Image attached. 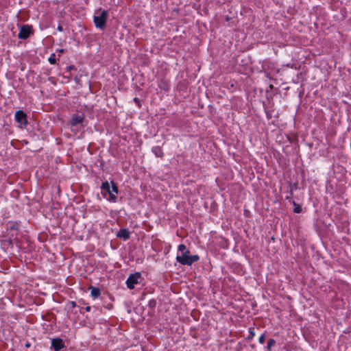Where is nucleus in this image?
<instances>
[{
    "mask_svg": "<svg viewBox=\"0 0 351 351\" xmlns=\"http://www.w3.org/2000/svg\"><path fill=\"white\" fill-rule=\"evenodd\" d=\"M199 260V256L197 254L190 256V251H186L181 254V255H177L176 261L182 265L191 266L193 263L197 262Z\"/></svg>",
    "mask_w": 351,
    "mask_h": 351,
    "instance_id": "f257e3e1",
    "label": "nucleus"
},
{
    "mask_svg": "<svg viewBox=\"0 0 351 351\" xmlns=\"http://www.w3.org/2000/svg\"><path fill=\"white\" fill-rule=\"evenodd\" d=\"M101 193L104 197H106L109 201L115 202L117 196L112 192L110 184L108 181H105L101 184Z\"/></svg>",
    "mask_w": 351,
    "mask_h": 351,
    "instance_id": "f03ea898",
    "label": "nucleus"
},
{
    "mask_svg": "<svg viewBox=\"0 0 351 351\" xmlns=\"http://www.w3.org/2000/svg\"><path fill=\"white\" fill-rule=\"evenodd\" d=\"M108 15V12L103 10L98 16H94V23L96 27L101 29H104L106 27Z\"/></svg>",
    "mask_w": 351,
    "mask_h": 351,
    "instance_id": "7ed1b4c3",
    "label": "nucleus"
},
{
    "mask_svg": "<svg viewBox=\"0 0 351 351\" xmlns=\"http://www.w3.org/2000/svg\"><path fill=\"white\" fill-rule=\"evenodd\" d=\"M141 278V274L140 272H136L130 274L126 280V285L128 289H133L135 285L139 284L138 280Z\"/></svg>",
    "mask_w": 351,
    "mask_h": 351,
    "instance_id": "20e7f679",
    "label": "nucleus"
},
{
    "mask_svg": "<svg viewBox=\"0 0 351 351\" xmlns=\"http://www.w3.org/2000/svg\"><path fill=\"white\" fill-rule=\"evenodd\" d=\"M84 114H73L71 120L69 122V125L71 127H75L78 125H81L82 127H83V122L84 121Z\"/></svg>",
    "mask_w": 351,
    "mask_h": 351,
    "instance_id": "39448f33",
    "label": "nucleus"
},
{
    "mask_svg": "<svg viewBox=\"0 0 351 351\" xmlns=\"http://www.w3.org/2000/svg\"><path fill=\"white\" fill-rule=\"evenodd\" d=\"M65 348L66 346L61 338L57 337L51 339V348L54 351H60L62 349Z\"/></svg>",
    "mask_w": 351,
    "mask_h": 351,
    "instance_id": "423d86ee",
    "label": "nucleus"
},
{
    "mask_svg": "<svg viewBox=\"0 0 351 351\" xmlns=\"http://www.w3.org/2000/svg\"><path fill=\"white\" fill-rule=\"evenodd\" d=\"M34 34V29L32 25H23V40L27 39Z\"/></svg>",
    "mask_w": 351,
    "mask_h": 351,
    "instance_id": "0eeeda50",
    "label": "nucleus"
},
{
    "mask_svg": "<svg viewBox=\"0 0 351 351\" xmlns=\"http://www.w3.org/2000/svg\"><path fill=\"white\" fill-rule=\"evenodd\" d=\"M117 236L119 238L123 239L124 240H128L130 239V232L127 229H121Z\"/></svg>",
    "mask_w": 351,
    "mask_h": 351,
    "instance_id": "6e6552de",
    "label": "nucleus"
},
{
    "mask_svg": "<svg viewBox=\"0 0 351 351\" xmlns=\"http://www.w3.org/2000/svg\"><path fill=\"white\" fill-rule=\"evenodd\" d=\"M89 289L90 290V295L94 299H96L100 296L101 291L98 287L90 286Z\"/></svg>",
    "mask_w": 351,
    "mask_h": 351,
    "instance_id": "1a4fd4ad",
    "label": "nucleus"
},
{
    "mask_svg": "<svg viewBox=\"0 0 351 351\" xmlns=\"http://www.w3.org/2000/svg\"><path fill=\"white\" fill-rule=\"evenodd\" d=\"M152 152L156 157L162 158L164 153L162 148L159 146H156L152 148Z\"/></svg>",
    "mask_w": 351,
    "mask_h": 351,
    "instance_id": "9d476101",
    "label": "nucleus"
},
{
    "mask_svg": "<svg viewBox=\"0 0 351 351\" xmlns=\"http://www.w3.org/2000/svg\"><path fill=\"white\" fill-rule=\"evenodd\" d=\"M15 119L19 123V127L22 128V110H19L16 112Z\"/></svg>",
    "mask_w": 351,
    "mask_h": 351,
    "instance_id": "9b49d317",
    "label": "nucleus"
},
{
    "mask_svg": "<svg viewBox=\"0 0 351 351\" xmlns=\"http://www.w3.org/2000/svg\"><path fill=\"white\" fill-rule=\"evenodd\" d=\"M110 183L112 184V189H111L112 192L113 193H114L115 195L117 196V195L118 194V192H119L118 187H117V184L113 181H112Z\"/></svg>",
    "mask_w": 351,
    "mask_h": 351,
    "instance_id": "f8f14e48",
    "label": "nucleus"
},
{
    "mask_svg": "<svg viewBox=\"0 0 351 351\" xmlns=\"http://www.w3.org/2000/svg\"><path fill=\"white\" fill-rule=\"evenodd\" d=\"M294 205L293 212L295 213H300L302 211L301 207L297 204L295 202H293Z\"/></svg>",
    "mask_w": 351,
    "mask_h": 351,
    "instance_id": "ddd939ff",
    "label": "nucleus"
},
{
    "mask_svg": "<svg viewBox=\"0 0 351 351\" xmlns=\"http://www.w3.org/2000/svg\"><path fill=\"white\" fill-rule=\"evenodd\" d=\"M49 62L51 64H54L56 63V55L54 53H52L50 57L49 58Z\"/></svg>",
    "mask_w": 351,
    "mask_h": 351,
    "instance_id": "4468645a",
    "label": "nucleus"
},
{
    "mask_svg": "<svg viewBox=\"0 0 351 351\" xmlns=\"http://www.w3.org/2000/svg\"><path fill=\"white\" fill-rule=\"evenodd\" d=\"M276 343V341L274 339H270L267 341V349L271 350V347Z\"/></svg>",
    "mask_w": 351,
    "mask_h": 351,
    "instance_id": "2eb2a0df",
    "label": "nucleus"
},
{
    "mask_svg": "<svg viewBox=\"0 0 351 351\" xmlns=\"http://www.w3.org/2000/svg\"><path fill=\"white\" fill-rule=\"evenodd\" d=\"M178 250L181 252V253H183L186 251H189L187 249H186V247L184 244H180L178 246Z\"/></svg>",
    "mask_w": 351,
    "mask_h": 351,
    "instance_id": "dca6fc26",
    "label": "nucleus"
},
{
    "mask_svg": "<svg viewBox=\"0 0 351 351\" xmlns=\"http://www.w3.org/2000/svg\"><path fill=\"white\" fill-rule=\"evenodd\" d=\"M250 336L247 337L248 340L252 339L255 336V332L254 331V328H250L249 329Z\"/></svg>",
    "mask_w": 351,
    "mask_h": 351,
    "instance_id": "f3484780",
    "label": "nucleus"
},
{
    "mask_svg": "<svg viewBox=\"0 0 351 351\" xmlns=\"http://www.w3.org/2000/svg\"><path fill=\"white\" fill-rule=\"evenodd\" d=\"M18 28H19V33H18V38L20 39H22V25L18 23Z\"/></svg>",
    "mask_w": 351,
    "mask_h": 351,
    "instance_id": "a211bd4d",
    "label": "nucleus"
},
{
    "mask_svg": "<svg viewBox=\"0 0 351 351\" xmlns=\"http://www.w3.org/2000/svg\"><path fill=\"white\" fill-rule=\"evenodd\" d=\"M265 338H266V336L265 334L261 335L258 339L259 343L261 344L264 343L265 341Z\"/></svg>",
    "mask_w": 351,
    "mask_h": 351,
    "instance_id": "6ab92c4d",
    "label": "nucleus"
},
{
    "mask_svg": "<svg viewBox=\"0 0 351 351\" xmlns=\"http://www.w3.org/2000/svg\"><path fill=\"white\" fill-rule=\"evenodd\" d=\"M23 126H25L27 124V121L26 114L24 112H23Z\"/></svg>",
    "mask_w": 351,
    "mask_h": 351,
    "instance_id": "aec40b11",
    "label": "nucleus"
},
{
    "mask_svg": "<svg viewBox=\"0 0 351 351\" xmlns=\"http://www.w3.org/2000/svg\"><path fill=\"white\" fill-rule=\"evenodd\" d=\"M75 69V66H73V65H71V66H67V68H66L67 71H71V70H73V69Z\"/></svg>",
    "mask_w": 351,
    "mask_h": 351,
    "instance_id": "412c9836",
    "label": "nucleus"
},
{
    "mask_svg": "<svg viewBox=\"0 0 351 351\" xmlns=\"http://www.w3.org/2000/svg\"><path fill=\"white\" fill-rule=\"evenodd\" d=\"M134 101L137 104L138 106L140 105V100L137 98V97H135L134 99Z\"/></svg>",
    "mask_w": 351,
    "mask_h": 351,
    "instance_id": "4be33fe9",
    "label": "nucleus"
},
{
    "mask_svg": "<svg viewBox=\"0 0 351 351\" xmlns=\"http://www.w3.org/2000/svg\"><path fill=\"white\" fill-rule=\"evenodd\" d=\"M91 309V307L90 306H87L86 308H85V310L87 312H89Z\"/></svg>",
    "mask_w": 351,
    "mask_h": 351,
    "instance_id": "5701e85b",
    "label": "nucleus"
},
{
    "mask_svg": "<svg viewBox=\"0 0 351 351\" xmlns=\"http://www.w3.org/2000/svg\"><path fill=\"white\" fill-rule=\"evenodd\" d=\"M57 29H58V30L59 32H62L63 31V28H62V27L61 25H59Z\"/></svg>",
    "mask_w": 351,
    "mask_h": 351,
    "instance_id": "b1692460",
    "label": "nucleus"
},
{
    "mask_svg": "<svg viewBox=\"0 0 351 351\" xmlns=\"http://www.w3.org/2000/svg\"><path fill=\"white\" fill-rule=\"evenodd\" d=\"M30 346H31V343L27 341V343H25V347L29 348Z\"/></svg>",
    "mask_w": 351,
    "mask_h": 351,
    "instance_id": "393cba45",
    "label": "nucleus"
},
{
    "mask_svg": "<svg viewBox=\"0 0 351 351\" xmlns=\"http://www.w3.org/2000/svg\"><path fill=\"white\" fill-rule=\"evenodd\" d=\"M73 307L76 306V303L75 302H71Z\"/></svg>",
    "mask_w": 351,
    "mask_h": 351,
    "instance_id": "a878e982",
    "label": "nucleus"
},
{
    "mask_svg": "<svg viewBox=\"0 0 351 351\" xmlns=\"http://www.w3.org/2000/svg\"><path fill=\"white\" fill-rule=\"evenodd\" d=\"M23 144H27V142L25 140H23Z\"/></svg>",
    "mask_w": 351,
    "mask_h": 351,
    "instance_id": "bb28decb",
    "label": "nucleus"
},
{
    "mask_svg": "<svg viewBox=\"0 0 351 351\" xmlns=\"http://www.w3.org/2000/svg\"><path fill=\"white\" fill-rule=\"evenodd\" d=\"M270 88L272 89L273 88V85H270Z\"/></svg>",
    "mask_w": 351,
    "mask_h": 351,
    "instance_id": "cd10ccee",
    "label": "nucleus"
}]
</instances>
